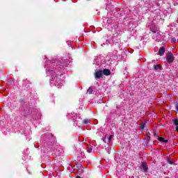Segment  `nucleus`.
I'll use <instances>...</instances> for the list:
<instances>
[{
  "mask_svg": "<svg viewBox=\"0 0 178 178\" xmlns=\"http://www.w3.org/2000/svg\"><path fill=\"white\" fill-rule=\"evenodd\" d=\"M140 169H141L143 172H147V170H148V166L147 165V163H144V162L142 163Z\"/></svg>",
  "mask_w": 178,
  "mask_h": 178,
  "instance_id": "nucleus-3",
  "label": "nucleus"
},
{
  "mask_svg": "<svg viewBox=\"0 0 178 178\" xmlns=\"http://www.w3.org/2000/svg\"><path fill=\"white\" fill-rule=\"evenodd\" d=\"M147 121H143L141 124L140 125V130H144L145 129V127L147 126Z\"/></svg>",
  "mask_w": 178,
  "mask_h": 178,
  "instance_id": "nucleus-5",
  "label": "nucleus"
},
{
  "mask_svg": "<svg viewBox=\"0 0 178 178\" xmlns=\"http://www.w3.org/2000/svg\"><path fill=\"white\" fill-rule=\"evenodd\" d=\"M165 54V47H160L159 50V55L160 56H163V54Z\"/></svg>",
  "mask_w": 178,
  "mask_h": 178,
  "instance_id": "nucleus-4",
  "label": "nucleus"
},
{
  "mask_svg": "<svg viewBox=\"0 0 178 178\" xmlns=\"http://www.w3.org/2000/svg\"><path fill=\"white\" fill-rule=\"evenodd\" d=\"M159 69H161V65H154L155 70H159Z\"/></svg>",
  "mask_w": 178,
  "mask_h": 178,
  "instance_id": "nucleus-10",
  "label": "nucleus"
},
{
  "mask_svg": "<svg viewBox=\"0 0 178 178\" xmlns=\"http://www.w3.org/2000/svg\"><path fill=\"white\" fill-rule=\"evenodd\" d=\"M95 79H101L102 77V71L98 70L95 74Z\"/></svg>",
  "mask_w": 178,
  "mask_h": 178,
  "instance_id": "nucleus-2",
  "label": "nucleus"
},
{
  "mask_svg": "<svg viewBox=\"0 0 178 178\" xmlns=\"http://www.w3.org/2000/svg\"><path fill=\"white\" fill-rule=\"evenodd\" d=\"M72 120H75V122H79V120H80V117L77 116V114H75L73 117H72Z\"/></svg>",
  "mask_w": 178,
  "mask_h": 178,
  "instance_id": "nucleus-7",
  "label": "nucleus"
},
{
  "mask_svg": "<svg viewBox=\"0 0 178 178\" xmlns=\"http://www.w3.org/2000/svg\"><path fill=\"white\" fill-rule=\"evenodd\" d=\"M171 42H172V43L176 42V39H175V38H172V39L171 40Z\"/></svg>",
  "mask_w": 178,
  "mask_h": 178,
  "instance_id": "nucleus-16",
  "label": "nucleus"
},
{
  "mask_svg": "<svg viewBox=\"0 0 178 178\" xmlns=\"http://www.w3.org/2000/svg\"><path fill=\"white\" fill-rule=\"evenodd\" d=\"M92 148H91V147H88V148H87V152H88L89 154H90V152H92Z\"/></svg>",
  "mask_w": 178,
  "mask_h": 178,
  "instance_id": "nucleus-11",
  "label": "nucleus"
},
{
  "mask_svg": "<svg viewBox=\"0 0 178 178\" xmlns=\"http://www.w3.org/2000/svg\"><path fill=\"white\" fill-rule=\"evenodd\" d=\"M83 124H90V120L86 119L83 121Z\"/></svg>",
  "mask_w": 178,
  "mask_h": 178,
  "instance_id": "nucleus-9",
  "label": "nucleus"
},
{
  "mask_svg": "<svg viewBox=\"0 0 178 178\" xmlns=\"http://www.w3.org/2000/svg\"><path fill=\"white\" fill-rule=\"evenodd\" d=\"M113 138V136L111 135L108 138V142L111 143V140H112V138Z\"/></svg>",
  "mask_w": 178,
  "mask_h": 178,
  "instance_id": "nucleus-14",
  "label": "nucleus"
},
{
  "mask_svg": "<svg viewBox=\"0 0 178 178\" xmlns=\"http://www.w3.org/2000/svg\"><path fill=\"white\" fill-rule=\"evenodd\" d=\"M168 163H170V165H172L173 163V160L172 159H168Z\"/></svg>",
  "mask_w": 178,
  "mask_h": 178,
  "instance_id": "nucleus-15",
  "label": "nucleus"
},
{
  "mask_svg": "<svg viewBox=\"0 0 178 178\" xmlns=\"http://www.w3.org/2000/svg\"><path fill=\"white\" fill-rule=\"evenodd\" d=\"M88 94H92V89L91 88H89L88 90Z\"/></svg>",
  "mask_w": 178,
  "mask_h": 178,
  "instance_id": "nucleus-12",
  "label": "nucleus"
},
{
  "mask_svg": "<svg viewBox=\"0 0 178 178\" xmlns=\"http://www.w3.org/2000/svg\"><path fill=\"white\" fill-rule=\"evenodd\" d=\"M158 140L161 143H168V140L165 139V138L158 137Z\"/></svg>",
  "mask_w": 178,
  "mask_h": 178,
  "instance_id": "nucleus-8",
  "label": "nucleus"
},
{
  "mask_svg": "<svg viewBox=\"0 0 178 178\" xmlns=\"http://www.w3.org/2000/svg\"><path fill=\"white\" fill-rule=\"evenodd\" d=\"M175 126H178V120H174Z\"/></svg>",
  "mask_w": 178,
  "mask_h": 178,
  "instance_id": "nucleus-13",
  "label": "nucleus"
},
{
  "mask_svg": "<svg viewBox=\"0 0 178 178\" xmlns=\"http://www.w3.org/2000/svg\"><path fill=\"white\" fill-rule=\"evenodd\" d=\"M166 60L168 63H173V60H175V56H173V54L171 52L168 53L166 56Z\"/></svg>",
  "mask_w": 178,
  "mask_h": 178,
  "instance_id": "nucleus-1",
  "label": "nucleus"
},
{
  "mask_svg": "<svg viewBox=\"0 0 178 178\" xmlns=\"http://www.w3.org/2000/svg\"><path fill=\"white\" fill-rule=\"evenodd\" d=\"M103 74H104L105 76H109V74H111V70L108 69H104L103 70Z\"/></svg>",
  "mask_w": 178,
  "mask_h": 178,
  "instance_id": "nucleus-6",
  "label": "nucleus"
},
{
  "mask_svg": "<svg viewBox=\"0 0 178 178\" xmlns=\"http://www.w3.org/2000/svg\"><path fill=\"white\" fill-rule=\"evenodd\" d=\"M151 31L153 33H155L156 31V29H152V28H150Z\"/></svg>",
  "mask_w": 178,
  "mask_h": 178,
  "instance_id": "nucleus-17",
  "label": "nucleus"
}]
</instances>
